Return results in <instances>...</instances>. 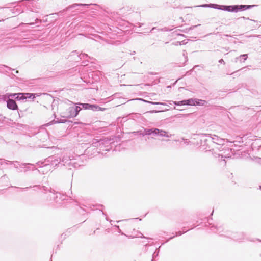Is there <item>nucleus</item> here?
Wrapping results in <instances>:
<instances>
[{
    "label": "nucleus",
    "mask_w": 261,
    "mask_h": 261,
    "mask_svg": "<svg viewBox=\"0 0 261 261\" xmlns=\"http://www.w3.org/2000/svg\"><path fill=\"white\" fill-rule=\"evenodd\" d=\"M254 5H234V6H224V5H219L217 4H211L210 5H202L201 6L203 7H210L213 8L221 9L225 11H227L229 12H237L239 10H241L243 8L245 9L251 8Z\"/></svg>",
    "instance_id": "f257e3e1"
},
{
    "label": "nucleus",
    "mask_w": 261,
    "mask_h": 261,
    "mask_svg": "<svg viewBox=\"0 0 261 261\" xmlns=\"http://www.w3.org/2000/svg\"><path fill=\"white\" fill-rule=\"evenodd\" d=\"M81 110V108L78 106L70 107L66 110V114L65 117H73L77 116L79 112Z\"/></svg>",
    "instance_id": "f03ea898"
},
{
    "label": "nucleus",
    "mask_w": 261,
    "mask_h": 261,
    "mask_svg": "<svg viewBox=\"0 0 261 261\" xmlns=\"http://www.w3.org/2000/svg\"><path fill=\"white\" fill-rule=\"evenodd\" d=\"M196 102V99L190 98L188 100H185L175 102L174 103L177 106L181 105H189V106H195V102Z\"/></svg>",
    "instance_id": "7ed1b4c3"
},
{
    "label": "nucleus",
    "mask_w": 261,
    "mask_h": 261,
    "mask_svg": "<svg viewBox=\"0 0 261 261\" xmlns=\"http://www.w3.org/2000/svg\"><path fill=\"white\" fill-rule=\"evenodd\" d=\"M82 105L83 108L85 109H91L92 110H96L101 111H105L106 110L105 108H101V107H98V106H96L95 105H90L88 103H83Z\"/></svg>",
    "instance_id": "20e7f679"
},
{
    "label": "nucleus",
    "mask_w": 261,
    "mask_h": 261,
    "mask_svg": "<svg viewBox=\"0 0 261 261\" xmlns=\"http://www.w3.org/2000/svg\"><path fill=\"white\" fill-rule=\"evenodd\" d=\"M7 106L11 110H15L18 109V106L15 101L10 98L7 101Z\"/></svg>",
    "instance_id": "39448f33"
},
{
    "label": "nucleus",
    "mask_w": 261,
    "mask_h": 261,
    "mask_svg": "<svg viewBox=\"0 0 261 261\" xmlns=\"http://www.w3.org/2000/svg\"><path fill=\"white\" fill-rule=\"evenodd\" d=\"M16 95H18V96L16 98L17 99L19 100H23L27 98V97H25V93H15V94H9L8 95V97L9 98L10 97L14 96Z\"/></svg>",
    "instance_id": "423d86ee"
},
{
    "label": "nucleus",
    "mask_w": 261,
    "mask_h": 261,
    "mask_svg": "<svg viewBox=\"0 0 261 261\" xmlns=\"http://www.w3.org/2000/svg\"><path fill=\"white\" fill-rule=\"evenodd\" d=\"M25 97H27L28 98H35L36 96H39V95L38 94H32V93H25Z\"/></svg>",
    "instance_id": "0eeeda50"
},
{
    "label": "nucleus",
    "mask_w": 261,
    "mask_h": 261,
    "mask_svg": "<svg viewBox=\"0 0 261 261\" xmlns=\"http://www.w3.org/2000/svg\"><path fill=\"white\" fill-rule=\"evenodd\" d=\"M206 102L202 100H198L196 99V102H195V105L204 106Z\"/></svg>",
    "instance_id": "6e6552de"
},
{
    "label": "nucleus",
    "mask_w": 261,
    "mask_h": 261,
    "mask_svg": "<svg viewBox=\"0 0 261 261\" xmlns=\"http://www.w3.org/2000/svg\"><path fill=\"white\" fill-rule=\"evenodd\" d=\"M166 134H167V133L165 130H160L159 134L160 135L163 136L168 137V136L167 135H166Z\"/></svg>",
    "instance_id": "1a4fd4ad"
},
{
    "label": "nucleus",
    "mask_w": 261,
    "mask_h": 261,
    "mask_svg": "<svg viewBox=\"0 0 261 261\" xmlns=\"http://www.w3.org/2000/svg\"><path fill=\"white\" fill-rule=\"evenodd\" d=\"M153 129H147L145 130V134L146 135H150V134L152 133L153 132Z\"/></svg>",
    "instance_id": "9d476101"
},
{
    "label": "nucleus",
    "mask_w": 261,
    "mask_h": 261,
    "mask_svg": "<svg viewBox=\"0 0 261 261\" xmlns=\"http://www.w3.org/2000/svg\"><path fill=\"white\" fill-rule=\"evenodd\" d=\"M152 132H153L152 133H154L155 134H159L160 130L159 129H157V128H153Z\"/></svg>",
    "instance_id": "9b49d317"
},
{
    "label": "nucleus",
    "mask_w": 261,
    "mask_h": 261,
    "mask_svg": "<svg viewBox=\"0 0 261 261\" xmlns=\"http://www.w3.org/2000/svg\"><path fill=\"white\" fill-rule=\"evenodd\" d=\"M144 101H145V100H144ZM146 102H149V101H146ZM149 103H152V104H156V105H157V104H159V102H149Z\"/></svg>",
    "instance_id": "f8f14e48"
},
{
    "label": "nucleus",
    "mask_w": 261,
    "mask_h": 261,
    "mask_svg": "<svg viewBox=\"0 0 261 261\" xmlns=\"http://www.w3.org/2000/svg\"><path fill=\"white\" fill-rule=\"evenodd\" d=\"M242 57H243L244 58V60H246L247 58V55H243Z\"/></svg>",
    "instance_id": "ddd939ff"
},
{
    "label": "nucleus",
    "mask_w": 261,
    "mask_h": 261,
    "mask_svg": "<svg viewBox=\"0 0 261 261\" xmlns=\"http://www.w3.org/2000/svg\"><path fill=\"white\" fill-rule=\"evenodd\" d=\"M80 5H86L85 4H74L73 6H80Z\"/></svg>",
    "instance_id": "4468645a"
}]
</instances>
